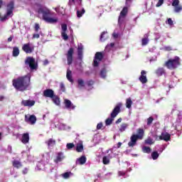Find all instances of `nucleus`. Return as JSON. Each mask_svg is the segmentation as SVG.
I'll list each match as a JSON object with an SVG mask.
<instances>
[{
  "instance_id": "9",
  "label": "nucleus",
  "mask_w": 182,
  "mask_h": 182,
  "mask_svg": "<svg viewBox=\"0 0 182 182\" xmlns=\"http://www.w3.org/2000/svg\"><path fill=\"white\" fill-rule=\"evenodd\" d=\"M14 1H11L7 5L6 14L4 16V19H6V18H8V16H11V15H13V14H14Z\"/></svg>"
},
{
  "instance_id": "39",
  "label": "nucleus",
  "mask_w": 182,
  "mask_h": 182,
  "mask_svg": "<svg viewBox=\"0 0 182 182\" xmlns=\"http://www.w3.org/2000/svg\"><path fill=\"white\" fill-rule=\"evenodd\" d=\"M102 163L103 164H109L110 163V159H109V158L107 156H104L102 158Z\"/></svg>"
},
{
  "instance_id": "40",
  "label": "nucleus",
  "mask_w": 182,
  "mask_h": 182,
  "mask_svg": "<svg viewBox=\"0 0 182 182\" xmlns=\"http://www.w3.org/2000/svg\"><path fill=\"white\" fill-rule=\"evenodd\" d=\"M100 76L101 77H102V79L106 78V69L103 68L102 70H101Z\"/></svg>"
},
{
  "instance_id": "26",
  "label": "nucleus",
  "mask_w": 182,
  "mask_h": 182,
  "mask_svg": "<svg viewBox=\"0 0 182 182\" xmlns=\"http://www.w3.org/2000/svg\"><path fill=\"white\" fill-rule=\"evenodd\" d=\"M66 77L69 82H71V83H73V78L72 77V70H67V75Z\"/></svg>"
},
{
  "instance_id": "7",
  "label": "nucleus",
  "mask_w": 182,
  "mask_h": 182,
  "mask_svg": "<svg viewBox=\"0 0 182 182\" xmlns=\"http://www.w3.org/2000/svg\"><path fill=\"white\" fill-rule=\"evenodd\" d=\"M103 58H105V56L103 55V53L97 52L95 53V58L93 60L94 68H97V66H99V63H100V62H102V60H103Z\"/></svg>"
},
{
  "instance_id": "19",
  "label": "nucleus",
  "mask_w": 182,
  "mask_h": 182,
  "mask_svg": "<svg viewBox=\"0 0 182 182\" xmlns=\"http://www.w3.org/2000/svg\"><path fill=\"white\" fill-rule=\"evenodd\" d=\"M21 141L23 144H28L29 143V133L23 134Z\"/></svg>"
},
{
  "instance_id": "45",
  "label": "nucleus",
  "mask_w": 182,
  "mask_h": 182,
  "mask_svg": "<svg viewBox=\"0 0 182 182\" xmlns=\"http://www.w3.org/2000/svg\"><path fill=\"white\" fill-rule=\"evenodd\" d=\"M180 4V0H173L172 2V6H178Z\"/></svg>"
},
{
  "instance_id": "20",
  "label": "nucleus",
  "mask_w": 182,
  "mask_h": 182,
  "mask_svg": "<svg viewBox=\"0 0 182 182\" xmlns=\"http://www.w3.org/2000/svg\"><path fill=\"white\" fill-rule=\"evenodd\" d=\"M64 104L66 107V109H75V105L72 104V102L70 100H64Z\"/></svg>"
},
{
  "instance_id": "8",
  "label": "nucleus",
  "mask_w": 182,
  "mask_h": 182,
  "mask_svg": "<svg viewBox=\"0 0 182 182\" xmlns=\"http://www.w3.org/2000/svg\"><path fill=\"white\" fill-rule=\"evenodd\" d=\"M73 53H75V49L70 48L66 54L68 65H70L73 63Z\"/></svg>"
},
{
  "instance_id": "35",
  "label": "nucleus",
  "mask_w": 182,
  "mask_h": 182,
  "mask_svg": "<svg viewBox=\"0 0 182 182\" xmlns=\"http://www.w3.org/2000/svg\"><path fill=\"white\" fill-rule=\"evenodd\" d=\"M142 151L144 153H147L148 154H149V153H151V148H150V146H144L142 148Z\"/></svg>"
},
{
  "instance_id": "44",
  "label": "nucleus",
  "mask_w": 182,
  "mask_h": 182,
  "mask_svg": "<svg viewBox=\"0 0 182 182\" xmlns=\"http://www.w3.org/2000/svg\"><path fill=\"white\" fill-rule=\"evenodd\" d=\"M39 29H41V26H39V23H36L34 26L35 32H39Z\"/></svg>"
},
{
  "instance_id": "6",
  "label": "nucleus",
  "mask_w": 182,
  "mask_h": 182,
  "mask_svg": "<svg viewBox=\"0 0 182 182\" xmlns=\"http://www.w3.org/2000/svg\"><path fill=\"white\" fill-rule=\"evenodd\" d=\"M25 65H28L31 70L38 69V63H36L33 57H27L25 60Z\"/></svg>"
},
{
  "instance_id": "23",
  "label": "nucleus",
  "mask_w": 182,
  "mask_h": 182,
  "mask_svg": "<svg viewBox=\"0 0 182 182\" xmlns=\"http://www.w3.org/2000/svg\"><path fill=\"white\" fill-rule=\"evenodd\" d=\"M12 166L15 167V168H21V167H22V163L19 161L14 160L12 161Z\"/></svg>"
},
{
  "instance_id": "13",
  "label": "nucleus",
  "mask_w": 182,
  "mask_h": 182,
  "mask_svg": "<svg viewBox=\"0 0 182 182\" xmlns=\"http://www.w3.org/2000/svg\"><path fill=\"white\" fill-rule=\"evenodd\" d=\"M54 95L55 91H53L52 89H46L43 92V96L44 97H49L50 99H52Z\"/></svg>"
},
{
  "instance_id": "59",
  "label": "nucleus",
  "mask_w": 182,
  "mask_h": 182,
  "mask_svg": "<svg viewBox=\"0 0 182 182\" xmlns=\"http://www.w3.org/2000/svg\"><path fill=\"white\" fill-rule=\"evenodd\" d=\"M4 99H5V97H4L3 95L0 96V102H2V100H4Z\"/></svg>"
},
{
  "instance_id": "34",
  "label": "nucleus",
  "mask_w": 182,
  "mask_h": 182,
  "mask_svg": "<svg viewBox=\"0 0 182 182\" xmlns=\"http://www.w3.org/2000/svg\"><path fill=\"white\" fill-rule=\"evenodd\" d=\"M160 154H159V152L156 151H154L151 153V158L153 160H157Z\"/></svg>"
},
{
  "instance_id": "12",
  "label": "nucleus",
  "mask_w": 182,
  "mask_h": 182,
  "mask_svg": "<svg viewBox=\"0 0 182 182\" xmlns=\"http://www.w3.org/2000/svg\"><path fill=\"white\" fill-rule=\"evenodd\" d=\"M34 49L35 48L31 46L30 43H26L22 46V50L23 52H25V53H32Z\"/></svg>"
},
{
  "instance_id": "33",
  "label": "nucleus",
  "mask_w": 182,
  "mask_h": 182,
  "mask_svg": "<svg viewBox=\"0 0 182 182\" xmlns=\"http://www.w3.org/2000/svg\"><path fill=\"white\" fill-rule=\"evenodd\" d=\"M86 12V11L85 10V9H82V10H77V18H82V16H83V14H85V13Z\"/></svg>"
},
{
  "instance_id": "3",
  "label": "nucleus",
  "mask_w": 182,
  "mask_h": 182,
  "mask_svg": "<svg viewBox=\"0 0 182 182\" xmlns=\"http://www.w3.org/2000/svg\"><path fill=\"white\" fill-rule=\"evenodd\" d=\"M138 134H133L130 138V141L128 143V146L129 147H134L137 143V140H142L144 136V129H138L137 130Z\"/></svg>"
},
{
  "instance_id": "47",
  "label": "nucleus",
  "mask_w": 182,
  "mask_h": 182,
  "mask_svg": "<svg viewBox=\"0 0 182 182\" xmlns=\"http://www.w3.org/2000/svg\"><path fill=\"white\" fill-rule=\"evenodd\" d=\"M93 85H95V81H93L92 80L87 81V85L89 87H90V86H93Z\"/></svg>"
},
{
  "instance_id": "14",
  "label": "nucleus",
  "mask_w": 182,
  "mask_h": 182,
  "mask_svg": "<svg viewBox=\"0 0 182 182\" xmlns=\"http://www.w3.org/2000/svg\"><path fill=\"white\" fill-rule=\"evenodd\" d=\"M35 100H23L21 101V106H24V107H32V106H35Z\"/></svg>"
},
{
  "instance_id": "60",
  "label": "nucleus",
  "mask_w": 182,
  "mask_h": 182,
  "mask_svg": "<svg viewBox=\"0 0 182 182\" xmlns=\"http://www.w3.org/2000/svg\"><path fill=\"white\" fill-rule=\"evenodd\" d=\"M117 147H118V149H119V147H122V142H119L117 144Z\"/></svg>"
},
{
  "instance_id": "4",
  "label": "nucleus",
  "mask_w": 182,
  "mask_h": 182,
  "mask_svg": "<svg viewBox=\"0 0 182 182\" xmlns=\"http://www.w3.org/2000/svg\"><path fill=\"white\" fill-rule=\"evenodd\" d=\"M120 107H122V103H119L116 105V107L114 108V109L111 112L110 118H107L105 120L106 126H110V124L113 123V120H114V117H116L117 114H119V113H120L121 112Z\"/></svg>"
},
{
  "instance_id": "24",
  "label": "nucleus",
  "mask_w": 182,
  "mask_h": 182,
  "mask_svg": "<svg viewBox=\"0 0 182 182\" xmlns=\"http://www.w3.org/2000/svg\"><path fill=\"white\" fill-rule=\"evenodd\" d=\"M77 163H79L80 165L85 164V163H86V156H82L80 157L78 159H77L76 164H77Z\"/></svg>"
},
{
  "instance_id": "22",
  "label": "nucleus",
  "mask_w": 182,
  "mask_h": 182,
  "mask_svg": "<svg viewBox=\"0 0 182 182\" xmlns=\"http://www.w3.org/2000/svg\"><path fill=\"white\" fill-rule=\"evenodd\" d=\"M46 144H47L48 147H53V146L56 144V141L53 139H49L46 141Z\"/></svg>"
},
{
  "instance_id": "28",
  "label": "nucleus",
  "mask_w": 182,
  "mask_h": 182,
  "mask_svg": "<svg viewBox=\"0 0 182 182\" xmlns=\"http://www.w3.org/2000/svg\"><path fill=\"white\" fill-rule=\"evenodd\" d=\"M76 151H77V153H82L83 151V144L82 143L77 144Z\"/></svg>"
},
{
  "instance_id": "18",
  "label": "nucleus",
  "mask_w": 182,
  "mask_h": 182,
  "mask_svg": "<svg viewBox=\"0 0 182 182\" xmlns=\"http://www.w3.org/2000/svg\"><path fill=\"white\" fill-rule=\"evenodd\" d=\"M77 56L79 60H82L83 59V46L80 45L77 47Z\"/></svg>"
},
{
  "instance_id": "15",
  "label": "nucleus",
  "mask_w": 182,
  "mask_h": 182,
  "mask_svg": "<svg viewBox=\"0 0 182 182\" xmlns=\"http://www.w3.org/2000/svg\"><path fill=\"white\" fill-rule=\"evenodd\" d=\"M25 122L31 124H35V123H36V116L30 115L28 118V115H25Z\"/></svg>"
},
{
  "instance_id": "21",
  "label": "nucleus",
  "mask_w": 182,
  "mask_h": 182,
  "mask_svg": "<svg viewBox=\"0 0 182 182\" xmlns=\"http://www.w3.org/2000/svg\"><path fill=\"white\" fill-rule=\"evenodd\" d=\"M51 100H53V103L57 106L60 105V98H59V96L55 95L53 97L51 98Z\"/></svg>"
},
{
  "instance_id": "29",
  "label": "nucleus",
  "mask_w": 182,
  "mask_h": 182,
  "mask_svg": "<svg viewBox=\"0 0 182 182\" xmlns=\"http://www.w3.org/2000/svg\"><path fill=\"white\" fill-rule=\"evenodd\" d=\"M63 159V153L59 152L57 155L56 159L55 160V163H59V161H62Z\"/></svg>"
},
{
  "instance_id": "54",
  "label": "nucleus",
  "mask_w": 182,
  "mask_h": 182,
  "mask_svg": "<svg viewBox=\"0 0 182 182\" xmlns=\"http://www.w3.org/2000/svg\"><path fill=\"white\" fill-rule=\"evenodd\" d=\"M165 50H167L168 52H170V50H172V48L171 46H166L164 48Z\"/></svg>"
},
{
  "instance_id": "57",
  "label": "nucleus",
  "mask_w": 182,
  "mask_h": 182,
  "mask_svg": "<svg viewBox=\"0 0 182 182\" xmlns=\"http://www.w3.org/2000/svg\"><path fill=\"white\" fill-rule=\"evenodd\" d=\"M48 64H49V60H45L43 61V65H44L45 66H46V65H48Z\"/></svg>"
},
{
  "instance_id": "10",
  "label": "nucleus",
  "mask_w": 182,
  "mask_h": 182,
  "mask_svg": "<svg viewBox=\"0 0 182 182\" xmlns=\"http://www.w3.org/2000/svg\"><path fill=\"white\" fill-rule=\"evenodd\" d=\"M66 31H68V25L63 23L61 25V36L64 41H68L69 39V36L66 33Z\"/></svg>"
},
{
  "instance_id": "31",
  "label": "nucleus",
  "mask_w": 182,
  "mask_h": 182,
  "mask_svg": "<svg viewBox=\"0 0 182 182\" xmlns=\"http://www.w3.org/2000/svg\"><path fill=\"white\" fill-rule=\"evenodd\" d=\"M132 105L133 101H132V98H127L126 101V107H127V109H130Z\"/></svg>"
},
{
  "instance_id": "1",
  "label": "nucleus",
  "mask_w": 182,
  "mask_h": 182,
  "mask_svg": "<svg viewBox=\"0 0 182 182\" xmlns=\"http://www.w3.org/2000/svg\"><path fill=\"white\" fill-rule=\"evenodd\" d=\"M12 85L16 90L18 92H25L31 86V74L18 77L12 80Z\"/></svg>"
},
{
  "instance_id": "48",
  "label": "nucleus",
  "mask_w": 182,
  "mask_h": 182,
  "mask_svg": "<svg viewBox=\"0 0 182 182\" xmlns=\"http://www.w3.org/2000/svg\"><path fill=\"white\" fill-rule=\"evenodd\" d=\"M64 178H69L70 177V172H65L63 174Z\"/></svg>"
},
{
  "instance_id": "37",
  "label": "nucleus",
  "mask_w": 182,
  "mask_h": 182,
  "mask_svg": "<svg viewBox=\"0 0 182 182\" xmlns=\"http://www.w3.org/2000/svg\"><path fill=\"white\" fill-rule=\"evenodd\" d=\"M77 83L79 87H85V81L82 79H78Z\"/></svg>"
},
{
  "instance_id": "53",
  "label": "nucleus",
  "mask_w": 182,
  "mask_h": 182,
  "mask_svg": "<svg viewBox=\"0 0 182 182\" xmlns=\"http://www.w3.org/2000/svg\"><path fill=\"white\" fill-rule=\"evenodd\" d=\"M114 46V43H109V45H107L106 46V48L107 49V48H113Z\"/></svg>"
},
{
  "instance_id": "11",
  "label": "nucleus",
  "mask_w": 182,
  "mask_h": 182,
  "mask_svg": "<svg viewBox=\"0 0 182 182\" xmlns=\"http://www.w3.org/2000/svg\"><path fill=\"white\" fill-rule=\"evenodd\" d=\"M139 82L142 83V85H145V83H147V71L143 70L141 71V75L139 77Z\"/></svg>"
},
{
  "instance_id": "63",
  "label": "nucleus",
  "mask_w": 182,
  "mask_h": 182,
  "mask_svg": "<svg viewBox=\"0 0 182 182\" xmlns=\"http://www.w3.org/2000/svg\"><path fill=\"white\" fill-rule=\"evenodd\" d=\"M1 136H2V134H1V133H0V140H1Z\"/></svg>"
},
{
  "instance_id": "62",
  "label": "nucleus",
  "mask_w": 182,
  "mask_h": 182,
  "mask_svg": "<svg viewBox=\"0 0 182 182\" xmlns=\"http://www.w3.org/2000/svg\"><path fill=\"white\" fill-rule=\"evenodd\" d=\"M114 38H117V34H113Z\"/></svg>"
},
{
  "instance_id": "25",
  "label": "nucleus",
  "mask_w": 182,
  "mask_h": 182,
  "mask_svg": "<svg viewBox=\"0 0 182 182\" xmlns=\"http://www.w3.org/2000/svg\"><path fill=\"white\" fill-rule=\"evenodd\" d=\"M149 43V35L145 34L144 38L141 39V45L142 46H146Z\"/></svg>"
},
{
  "instance_id": "16",
  "label": "nucleus",
  "mask_w": 182,
  "mask_h": 182,
  "mask_svg": "<svg viewBox=\"0 0 182 182\" xmlns=\"http://www.w3.org/2000/svg\"><path fill=\"white\" fill-rule=\"evenodd\" d=\"M155 74L158 77H160V76H166V70L164 68L159 67L155 70Z\"/></svg>"
},
{
  "instance_id": "30",
  "label": "nucleus",
  "mask_w": 182,
  "mask_h": 182,
  "mask_svg": "<svg viewBox=\"0 0 182 182\" xmlns=\"http://www.w3.org/2000/svg\"><path fill=\"white\" fill-rule=\"evenodd\" d=\"M13 56L14 58L19 56V48H18V47L13 48Z\"/></svg>"
},
{
  "instance_id": "17",
  "label": "nucleus",
  "mask_w": 182,
  "mask_h": 182,
  "mask_svg": "<svg viewBox=\"0 0 182 182\" xmlns=\"http://www.w3.org/2000/svg\"><path fill=\"white\" fill-rule=\"evenodd\" d=\"M159 140H164V141H170L171 140V135L168 133H162L161 136H159Z\"/></svg>"
},
{
  "instance_id": "42",
  "label": "nucleus",
  "mask_w": 182,
  "mask_h": 182,
  "mask_svg": "<svg viewBox=\"0 0 182 182\" xmlns=\"http://www.w3.org/2000/svg\"><path fill=\"white\" fill-rule=\"evenodd\" d=\"M66 147L68 150H71V149H73V147H75V144L74 143H68V144H67Z\"/></svg>"
},
{
  "instance_id": "56",
  "label": "nucleus",
  "mask_w": 182,
  "mask_h": 182,
  "mask_svg": "<svg viewBox=\"0 0 182 182\" xmlns=\"http://www.w3.org/2000/svg\"><path fill=\"white\" fill-rule=\"evenodd\" d=\"M116 124H119V123H122V118H119L116 122Z\"/></svg>"
},
{
  "instance_id": "32",
  "label": "nucleus",
  "mask_w": 182,
  "mask_h": 182,
  "mask_svg": "<svg viewBox=\"0 0 182 182\" xmlns=\"http://www.w3.org/2000/svg\"><path fill=\"white\" fill-rule=\"evenodd\" d=\"M127 127H129V124L123 123L121 124V127L119 128V132H124Z\"/></svg>"
},
{
  "instance_id": "43",
  "label": "nucleus",
  "mask_w": 182,
  "mask_h": 182,
  "mask_svg": "<svg viewBox=\"0 0 182 182\" xmlns=\"http://www.w3.org/2000/svg\"><path fill=\"white\" fill-rule=\"evenodd\" d=\"M182 11V6L181 5L175 6V12H181Z\"/></svg>"
},
{
  "instance_id": "27",
  "label": "nucleus",
  "mask_w": 182,
  "mask_h": 182,
  "mask_svg": "<svg viewBox=\"0 0 182 182\" xmlns=\"http://www.w3.org/2000/svg\"><path fill=\"white\" fill-rule=\"evenodd\" d=\"M129 12V9L127 7H124L122 11L120 12V16H126ZM120 16L119 17V21H120Z\"/></svg>"
},
{
  "instance_id": "52",
  "label": "nucleus",
  "mask_w": 182,
  "mask_h": 182,
  "mask_svg": "<svg viewBox=\"0 0 182 182\" xmlns=\"http://www.w3.org/2000/svg\"><path fill=\"white\" fill-rule=\"evenodd\" d=\"M60 90H62V92H65V84H63V82H61L60 84Z\"/></svg>"
},
{
  "instance_id": "5",
  "label": "nucleus",
  "mask_w": 182,
  "mask_h": 182,
  "mask_svg": "<svg viewBox=\"0 0 182 182\" xmlns=\"http://www.w3.org/2000/svg\"><path fill=\"white\" fill-rule=\"evenodd\" d=\"M180 58L175 57L174 59H169L165 63L164 66H166L167 69H169L170 70H174V69H177L178 66H180Z\"/></svg>"
},
{
  "instance_id": "2",
  "label": "nucleus",
  "mask_w": 182,
  "mask_h": 182,
  "mask_svg": "<svg viewBox=\"0 0 182 182\" xmlns=\"http://www.w3.org/2000/svg\"><path fill=\"white\" fill-rule=\"evenodd\" d=\"M39 15H42L43 20L47 23H56L58 21V18H52V12L47 7L41 6L37 11Z\"/></svg>"
},
{
  "instance_id": "55",
  "label": "nucleus",
  "mask_w": 182,
  "mask_h": 182,
  "mask_svg": "<svg viewBox=\"0 0 182 182\" xmlns=\"http://www.w3.org/2000/svg\"><path fill=\"white\" fill-rule=\"evenodd\" d=\"M28 168H25L23 171H22V173L23 174H28Z\"/></svg>"
},
{
  "instance_id": "51",
  "label": "nucleus",
  "mask_w": 182,
  "mask_h": 182,
  "mask_svg": "<svg viewBox=\"0 0 182 182\" xmlns=\"http://www.w3.org/2000/svg\"><path fill=\"white\" fill-rule=\"evenodd\" d=\"M41 38V36L39 33H34L33 34V39H39Z\"/></svg>"
},
{
  "instance_id": "46",
  "label": "nucleus",
  "mask_w": 182,
  "mask_h": 182,
  "mask_svg": "<svg viewBox=\"0 0 182 182\" xmlns=\"http://www.w3.org/2000/svg\"><path fill=\"white\" fill-rule=\"evenodd\" d=\"M166 23H168L170 26H173L174 25L173 20L171 18H168L167 21H166Z\"/></svg>"
},
{
  "instance_id": "58",
  "label": "nucleus",
  "mask_w": 182,
  "mask_h": 182,
  "mask_svg": "<svg viewBox=\"0 0 182 182\" xmlns=\"http://www.w3.org/2000/svg\"><path fill=\"white\" fill-rule=\"evenodd\" d=\"M12 39H14V36H10V37L7 39V41H8V42H12Z\"/></svg>"
},
{
  "instance_id": "50",
  "label": "nucleus",
  "mask_w": 182,
  "mask_h": 182,
  "mask_svg": "<svg viewBox=\"0 0 182 182\" xmlns=\"http://www.w3.org/2000/svg\"><path fill=\"white\" fill-rule=\"evenodd\" d=\"M103 127V123L100 122L97 124V130H100Z\"/></svg>"
},
{
  "instance_id": "38",
  "label": "nucleus",
  "mask_w": 182,
  "mask_h": 182,
  "mask_svg": "<svg viewBox=\"0 0 182 182\" xmlns=\"http://www.w3.org/2000/svg\"><path fill=\"white\" fill-rule=\"evenodd\" d=\"M145 144H149V146H151V144H154V141H153V139L149 137L145 140Z\"/></svg>"
},
{
  "instance_id": "49",
  "label": "nucleus",
  "mask_w": 182,
  "mask_h": 182,
  "mask_svg": "<svg viewBox=\"0 0 182 182\" xmlns=\"http://www.w3.org/2000/svg\"><path fill=\"white\" fill-rule=\"evenodd\" d=\"M163 4H164V0H159L158 3L156 4V6L159 8Z\"/></svg>"
},
{
  "instance_id": "36",
  "label": "nucleus",
  "mask_w": 182,
  "mask_h": 182,
  "mask_svg": "<svg viewBox=\"0 0 182 182\" xmlns=\"http://www.w3.org/2000/svg\"><path fill=\"white\" fill-rule=\"evenodd\" d=\"M154 121V118H153V117H149V118H147L146 119L147 126H151V123H153Z\"/></svg>"
},
{
  "instance_id": "41",
  "label": "nucleus",
  "mask_w": 182,
  "mask_h": 182,
  "mask_svg": "<svg viewBox=\"0 0 182 182\" xmlns=\"http://www.w3.org/2000/svg\"><path fill=\"white\" fill-rule=\"evenodd\" d=\"M106 33H107V32H105V31L101 33L100 41H105V40L107 38V37H105V35H106Z\"/></svg>"
},
{
  "instance_id": "61",
  "label": "nucleus",
  "mask_w": 182,
  "mask_h": 182,
  "mask_svg": "<svg viewBox=\"0 0 182 182\" xmlns=\"http://www.w3.org/2000/svg\"><path fill=\"white\" fill-rule=\"evenodd\" d=\"M3 4H4V1H2V0H0V9L2 8Z\"/></svg>"
}]
</instances>
